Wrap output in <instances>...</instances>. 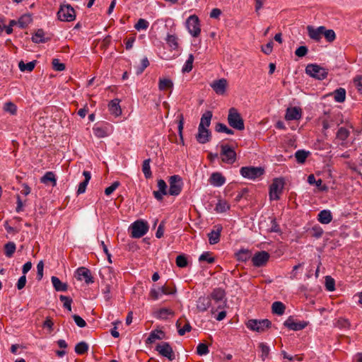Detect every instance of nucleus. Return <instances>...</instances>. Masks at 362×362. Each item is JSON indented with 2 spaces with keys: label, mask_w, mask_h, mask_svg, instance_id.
Here are the masks:
<instances>
[{
  "label": "nucleus",
  "mask_w": 362,
  "mask_h": 362,
  "mask_svg": "<svg viewBox=\"0 0 362 362\" xmlns=\"http://www.w3.org/2000/svg\"><path fill=\"white\" fill-rule=\"evenodd\" d=\"M173 86V83L171 80L168 78H160L159 83H158V88L160 90H165L168 88H172Z\"/></svg>",
  "instance_id": "c03bdc74"
},
{
  "label": "nucleus",
  "mask_w": 362,
  "mask_h": 362,
  "mask_svg": "<svg viewBox=\"0 0 362 362\" xmlns=\"http://www.w3.org/2000/svg\"><path fill=\"white\" fill-rule=\"evenodd\" d=\"M157 185L158 187V191L161 192L163 193V194L167 195L168 194V191L167 190V188H168L167 185L163 180H162V179L158 180Z\"/></svg>",
  "instance_id": "4d7b16f0"
},
{
  "label": "nucleus",
  "mask_w": 362,
  "mask_h": 362,
  "mask_svg": "<svg viewBox=\"0 0 362 362\" xmlns=\"http://www.w3.org/2000/svg\"><path fill=\"white\" fill-rule=\"evenodd\" d=\"M322 33V36H324L326 40L329 42H333L336 38L335 33L332 29L328 30L325 27V30H323Z\"/></svg>",
  "instance_id": "de8ad7c7"
},
{
  "label": "nucleus",
  "mask_w": 362,
  "mask_h": 362,
  "mask_svg": "<svg viewBox=\"0 0 362 362\" xmlns=\"http://www.w3.org/2000/svg\"><path fill=\"white\" fill-rule=\"evenodd\" d=\"M221 158L223 162L233 164L236 160V153L234 149L228 145H221Z\"/></svg>",
  "instance_id": "1a4fd4ad"
},
{
  "label": "nucleus",
  "mask_w": 362,
  "mask_h": 362,
  "mask_svg": "<svg viewBox=\"0 0 362 362\" xmlns=\"http://www.w3.org/2000/svg\"><path fill=\"white\" fill-rule=\"evenodd\" d=\"M269 259V254L266 251L258 252L252 258V264L256 267L266 265Z\"/></svg>",
  "instance_id": "f8f14e48"
},
{
  "label": "nucleus",
  "mask_w": 362,
  "mask_h": 362,
  "mask_svg": "<svg viewBox=\"0 0 362 362\" xmlns=\"http://www.w3.org/2000/svg\"><path fill=\"white\" fill-rule=\"evenodd\" d=\"M160 287H153L149 292V296L153 300H156L159 299L163 294Z\"/></svg>",
  "instance_id": "49530a36"
},
{
  "label": "nucleus",
  "mask_w": 362,
  "mask_h": 362,
  "mask_svg": "<svg viewBox=\"0 0 362 362\" xmlns=\"http://www.w3.org/2000/svg\"><path fill=\"white\" fill-rule=\"evenodd\" d=\"M302 117V110L300 107H292L286 109L285 119L286 120H298Z\"/></svg>",
  "instance_id": "2eb2a0df"
},
{
  "label": "nucleus",
  "mask_w": 362,
  "mask_h": 362,
  "mask_svg": "<svg viewBox=\"0 0 362 362\" xmlns=\"http://www.w3.org/2000/svg\"><path fill=\"white\" fill-rule=\"evenodd\" d=\"M32 22V17L30 14L23 15L18 21V25L20 28H24Z\"/></svg>",
  "instance_id": "e433bc0d"
},
{
  "label": "nucleus",
  "mask_w": 362,
  "mask_h": 362,
  "mask_svg": "<svg viewBox=\"0 0 362 362\" xmlns=\"http://www.w3.org/2000/svg\"><path fill=\"white\" fill-rule=\"evenodd\" d=\"M78 280H84L88 284L93 282V279L91 276L90 272L86 267H79L76 272Z\"/></svg>",
  "instance_id": "dca6fc26"
},
{
  "label": "nucleus",
  "mask_w": 362,
  "mask_h": 362,
  "mask_svg": "<svg viewBox=\"0 0 362 362\" xmlns=\"http://www.w3.org/2000/svg\"><path fill=\"white\" fill-rule=\"evenodd\" d=\"M308 51V49L306 46H300L295 51V54L298 57H303L306 55Z\"/></svg>",
  "instance_id": "680f3d73"
},
{
  "label": "nucleus",
  "mask_w": 362,
  "mask_h": 362,
  "mask_svg": "<svg viewBox=\"0 0 362 362\" xmlns=\"http://www.w3.org/2000/svg\"><path fill=\"white\" fill-rule=\"evenodd\" d=\"M216 230H211L209 234V241L211 245H215L220 240L221 232L222 230V226L221 225L215 226Z\"/></svg>",
  "instance_id": "aec40b11"
},
{
  "label": "nucleus",
  "mask_w": 362,
  "mask_h": 362,
  "mask_svg": "<svg viewBox=\"0 0 362 362\" xmlns=\"http://www.w3.org/2000/svg\"><path fill=\"white\" fill-rule=\"evenodd\" d=\"M170 188L168 194L177 196L180 194L182 189V180L180 175H175L170 176L168 180Z\"/></svg>",
  "instance_id": "0eeeda50"
},
{
  "label": "nucleus",
  "mask_w": 362,
  "mask_h": 362,
  "mask_svg": "<svg viewBox=\"0 0 362 362\" xmlns=\"http://www.w3.org/2000/svg\"><path fill=\"white\" fill-rule=\"evenodd\" d=\"M226 296L225 291L221 288H214L209 297L211 300H214L216 303H218V309L223 308L226 304L224 300Z\"/></svg>",
  "instance_id": "9b49d317"
},
{
  "label": "nucleus",
  "mask_w": 362,
  "mask_h": 362,
  "mask_svg": "<svg viewBox=\"0 0 362 362\" xmlns=\"http://www.w3.org/2000/svg\"><path fill=\"white\" fill-rule=\"evenodd\" d=\"M332 214L329 210H322L317 216V221L322 224H328L332 221Z\"/></svg>",
  "instance_id": "5701e85b"
},
{
  "label": "nucleus",
  "mask_w": 362,
  "mask_h": 362,
  "mask_svg": "<svg viewBox=\"0 0 362 362\" xmlns=\"http://www.w3.org/2000/svg\"><path fill=\"white\" fill-rule=\"evenodd\" d=\"M272 309L273 313L282 315L285 312L286 307L283 303L280 301H275L272 303Z\"/></svg>",
  "instance_id": "7c9ffc66"
},
{
  "label": "nucleus",
  "mask_w": 362,
  "mask_h": 362,
  "mask_svg": "<svg viewBox=\"0 0 362 362\" xmlns=\"http://www.w3.org/2000/svg\"><path fill=\"white\" fill-rule=\"evenodd\" d=\"M307 30L309 37L316 40L317 42H320L322 39L323 30H325V26H319L317 28H315L312 25L307 26Z\"/></svg>",
  "instance_id": "4468645a"
},
{
  "label": "nucleus",
  "mask_w": 362,
  "mask_h": 362,
  "mask_svg": "<svg viewBox=\"0 0 362 362\" xmlns=\"http://www.w3.org/2000/svg\"><path fill=\"white\" fill-rule=\"evenodd\" d=\"M108 108L110 113L115 116H119L122 114L119 99L111 100L108 105Z\"/></svg>",
  "instance_id": "b1692460"
},
{
  "label": "nucleus",
  "mask_w": 362,
  "mask_h": 362,
  "mask_svg": "<svg viewBox=\"0 0 362 362\" xmlns=\"http://www.w3.org/2000/svg\"><path fill=\"white\" fill-rule=\"evenodd\" d=\"M215 129L218 132H223L228 135H232L234 133L232 129L228 128L227 126L223 123H217Z\"/></svg>",
  "instance_id": "09e8293b"
},
{
  "label": "nucleus",
  "mask_w": 362,
  "mask_h": 362,
  "mask_svg": "<svg viewBox=\"0 0 362 362\" xmlns=\"http://www.w3.org/2000/svg\"><path fill=\"white\" fill-rule=\"evenodd\" d=\"M332 95L337 103H343L346 99V90L343 88L336 89Z\"/></svg>",
  "instance_id": "c85d7f7f"
},
{
  "label": "nucleus",
  "mask_w": 362,
  "mask_h": 362,
  "mask_svg": "<svg viewBox=\"0 0 362 362\" xmlns=\"http://www.w3.org/2000/svg\"><path fill=\"white\" fill-rule=\"evenodd\" d=\"M211 304L209 296H200L197 300V309L199 312H205L210 308Z\"/></svg>",
  "instance_id": "a211bd4d"
},
{
  "label": "nucleus",
  "mask_w": 362,
  "mask_h": 362,
  "mask_svg": "<svg viewBox=\"0 0 362 362\" xmlns=\"http://www.w3.org/2000/svg\"><path fill=\"white\" fill-rule=\"evenodd\" d=\"M3 110L4 112L11 115H16L17 113V106L12 102H6L4 103Z\"/></svg>",
  "instance_id": "4c0bfd02"
},
{
  "label": "nucleus",
  "mask_w": 362,
  "mask_h": 362,
  "mask_svg": "<svg viewBox=\"0 0 362 362\" xmlns=\"http://www.w3.org/2000/svg\"><path fill=\"white\" fill-rule=\"evenodd\" d=\"M335 326L339 327V329H349L350 327L349 321L346 318L340 317L335 322Z\"/></svg>",
  "instance_id": "8fccbe9b"
},
{
  "label": "nucleus",
  "mask_w": 362,
  "mask_h": 362,
  "mask_svg": "<svg viewBox=\"0 0 362 362\" xmlns=\"http://www.w3.org/2000/svg\"><path fill=\"white\" fill-rule=\"evenodd\" d=\"M230 209L229 204L225 200H218L216 205L215 210L218 213H223Z\"/></svg>",
  "instance_id": "c9c22d12"
},
{
  "label": "nucleus",
  "mask_w": 362,
  "mask_h": 362,
  "mask_svg": "<svg viewBox=\"0 0 362 362\" xmlns=\"http://www.w3.org/2000/svg\"><path fill=\"white\" fill-rule=\"evenodd\" d=\"M119 185V182H114L110 187L105 189V194L107 196L110 195Z\"/></svg>",
  "instance_id": "052dcab7"
},
{
  "label": "nucleus",
  "mask_w": 362,
  "mask_h": 362,
  "mask_svg": "<svg viewBox=\"0 0 362 362\" xmlns=\"http://www.w3.org/2000/svg\"><path fill=\"white\" fill-rule=\"evenodd\" d=\"M44 263L42 261H40L37 264V279L41 280L43 276Z\"/></svg>",
  "instance_id": "0e129e2a"
},
{
  "label": "nucleus",
  "mask_w": 362,
  "mask_h": 362,
  "mask_svg": "<svg viewBox=\"0 0 362 362\" xmlns=\"http://www.w3.org/2000/svg\"><path fill=\"white\" fill-rule=\"evenodd\" d=\"M51 281L57 291H66L68 288L67 284L62 282L57 276H52Z\"/></svg>",
  "instance_id": "cd10ccee"
},
{
  "label": "nucleus",
  "mask_w": 362,
  "mask_h": 362,
  "mask_svg": "<svg viewBox=\"0 0 362 362\" xmlns=\"http://www.w3.org/2000/svg\"><path fill=\"white\" fill-rule=\"evenodd\" d=\"M131 236L134 238H139L144 236L148 230L147 222L138 220L134 222L131 226Z\"/></svg>",
  "instance_id": "39448f33"
},
{
  "label": "nucleus",
  "mask_w": 362,
  "mask_h": 362,
  "mask_svg": "<svg viewBox=\"0 0 362 362\" xmlns=\"http://www.w3.org/2000/svg\"><path fill=\"white\" fill-rule=\"evenodd\" d=\"M211 132L207 128L198 127V134L196 136L197 141L200 144H206L209 141Z\"/></svg>",
  "instance_id": "6ab92c4d"
},
{
  "label": "nucleus",
  "mask_w": 362,
  "mask_h": 362,
  "mask_svg": "<svg viewBox=\"0 0 362 362\" xmlns=\"http://www.w3.org/2000/svg\"><path fill=\"white\" fill-rule=\"evenodd\" d=\"M228 122L231 127L237 130L241 131L245 129L244 121L235 107H231L228 110Z\"/></svg>",
  "instance_id": "f257e3e1"
},
{
  "label": "nucleus",
  "mask_w": 362,
  "mask_h": 362,
  "mask_svg": "<svg viewBox=\"0 0 362 362\" xmlns=\"http://www.w3.org/2000/svg\"><path fill=\"white\" fill-rule=\"evenodd\" d=\"M199 262H207L208 263H213L215 261V259L211 256V254L209 252H203L199 257Z\"/></svg>",
  "instance_id": "6e6d98bb"
},
{
  "label": "nucleus",
  "mask_w": 362,
  "mask_h": 362,
  "mask_svg": "<svg viewBox=\"0 0 362 362\" xmlns=\"http://www.w3.org/2000/svg\"><path fill=\"white\" fill-rule=\"evenodd\" d=\"M161 335H163V332L160 330H155L152 331L146 340V344H153L156 341L157 339H161L163 337Z\"/></svg>",
  "instance_id": "2f4dec72"
},
{
  "label": "nucleus",
  "mask_w": 362,
  "mask_h": 362,
  "mask_svg": "<svg viewBox=\"0 0 362 362\" xmlns=\"http://www.w3.org/2000/svg\"><path fill=\"white\" fill-rule=\"evenodd\" d=\"M16 244L13 242H8L4 245V253L7 257H11L16 251Z\"/></svg>",
  "instance_id": "58836bf2"
},
{
  "label": "nucleus",
  "mask_w": 362,
  "mask_h": 362,
  "mask_svg": "<svg viewBox=\"0 0 362 362\" xmlns=\"http://www.w3.org/2000/svg\"><path fill=\"white\" fill-rule=\"evenodd\" d=\"M210 86L212 88L214 91L220 95L225 94L228 86L227 80L225 78H220L214 80L210 83Z\"/></svg>",
  "instance_id": "ddd939ff"
},
{
  "label": "nucleus",
  "mask_w": 362,
  "mask_h": 362,
  "mask_svg": "<svg viewBox=\"0 0 362 362\" xmlns=\"http://www.w3.org/2000/svg\"><path fill=\"white\" fill-rule=\"evenodd\" d=\"M209 182L214 187H221L226 182V178L220 173H214L209 177Z\"/></svg>",
  "instance_id": "412c9836"
},
{
  "label": "nucleus",
  "mask_w": 362,
  "mask_h": 362,
  "mask_svg": "<svg viewBox=\"0 0 362 362\" xmlns=\"http://www.w3.org/2000/svg\"><path fill=\"white\" fill-rule=\"evenodd\" d=\"M40 182L45 185H47L49 182L52 183V186L54 187L57 185V179L53 172H47L41 178Z\"/></svg>",
  "instance_id": "a878e982"
},
{
  "label": "nucleus",
  "mask_w": 362,
  "mask_h": 362,
  "mask_svg": "<svg viewBox=\"0 0 362 362\" xmlns=\"http://www.w3.org/2000/svg\"><path fill=\"white\" fill-rule=\"evenodd\" d=\"M176 264L178 267L185 268L188 264L187 257L184 255H180L176 257Z\"/></svg>",
  "instance_id": "3c124183"
},
{
  "label": "nucleus",
  "mask_w": 362,
  "mask_h": 362,
  "mask_svg": "<svg viewBox=\"0 0 362 362\" xmlns=\"http://www.w3.org/2000/svg\"><path fill=\"white\" fill-rule=\"evenodd\" d=\"M285 182L281 177L274 178L269 186V199L271 200H279L283 193Z\"/></svg>",
  "instance_id": "f03ea898"
},
{
  "label": "nucleus",
  "mask_w": 362,
  "mask_h": 362,
  "mask_svg": "<svg viewBox=\"0 0 362 362\" xmlns=\"http://www.w3.org/2000/svg\"><path fill=\"white\" fill-rule=\"evenodd\" d=\"M174 313L172 310L166 308H160L156 313V317L158 319L165 320L169 315H173Z\"/></svg>",
  "instance_id": "473e14b6"
},
{
  "label": "nucleus",
  "mask_w": 362,
  "mask_h": 362,
  "mask_svg": "<svg viewBox=\"0 0 362 362\" xmlns=\"http://www.w3.org/2000/svg\"><path fill=\"white\" fill-rule=\"evenodd\" d=\"M83 175L85 177L84 180L78 185V187L77 189V194H83L86 192L87 185L91 178V175L89 171H83Z\"/></svg>",
  "instance_id": "393cba45"
},
{
  "label": "nucleus",
  "mask_w": 362,
  "mask_h": 362,
  "mask_svg": "<svg viewBox=\"0 0 362 362\" xmlns=\"http://www.w3.org/2000/svg\"><path fill=\"white\" fill-rule=\"evenodd\" d=\"M188 32L192 36L197 37L201 33L199 18L196 15L190 16L186 21Z\"/></svg>",
  "instance_id": "6e6552de"
},
{
  "label": "nucleus",
  "mask_w": 362,
  "mask_h": 362,
  "mask_svg": "<svg viewBox=\"0 0 362 362\" xmlns=\"http://www.w3.org/2000/svg\"><path fill=\"white\" fill-rule=\"evenodd\" d=\"M148 25L149 23L146 20L140 18L135 24L134 28L137 30H146L148 28Z\"/></svg>",
  "instance_id": "864d4df0"
},
{
  "label": "nucleus",
  "mask_w": 362,
  "mask_h": 362,
  "mask_svg": "<svg viewBox=\"0 0 362 362\" xmlns=\"http://www.w3.org/2000/svg\"><path fill=\"white\" fill-rule=\"evenodd\" d=\"M334 281L330 276H326L325 278V286L327 291H332L334 290Z\"/></svg>",
  "instance_id": "13d9d810"
},
{
  "label": "nucleus",
  "mask_w": 362,
  "mask_h": 362,
  "mask_svg": "<svg viewBox=\"0 0 362 362\" xmlns=\"http://www.w3.org/2000/svg\"><path fill=\"white\" fill-rule=\"evenodd\" d=\"M264 170L262 167L246 166L242 167L240 170V175L247 179L255 180L262 176Z\"/></svg>",
  "instance_id": "423d86ee"
},
{
  "label": "nucleus",
  "mask_w": 362,
  "mask_h": 362,
  "mask_svg": "<svg viewBox=\"0 0 362 362\" xmlns=\"http://www.w3.org/2000/svg\"><path fill=\"white\" fill-rule=\"evenodd\" d=\"M305 73L317 80H322L325 78L327 76V72L326 69H305Z\"/></svg>",
  "instance_id": "4be33fe9"
},
{
  "label": "nucleus",
  "mask_w": 362,
  "mask_h": 362,
  "mask_svg": "<svg viewBox=\"0 0 362 362\" xmlns=\"http://www.w3.org/2000/svg\"><path fill=\"white\" fill-rule=\"evenodd\" d=\"M59 299L63 303L64 308L67 309L69 311H71L72 299L70 297L62 295L59 296Z\"/></svg>",
  "instance_id": "603ef678"
},
{
  "label": "nucleus",
  "mask_w": 362,
  "mask_h": 362,
  "mask_svg": "<svg viewBox=\"0 0 362 362\" xmlns=\"http://www.w3.org/2000/svg\"><path fill=\"white\" fill-rule=\"evenodd\" d=\"M165 40L167 44L172 49H177L178 48V39L175 35L168 34Z\"/></svg>",
  "instance_id": "f704fd0d"
},
{
  "label": "nucleus",
  "mask_w": 362,
  "mask_h": 362,
  "mask_svg": "<svg viewBox=\"0 0 362 362\" xmlns=\"http://www.w3.org/2000/svg\"><path fill=\"white\" fill-rule=\"evenodd\" d=\"M182 322V320L180 319L176 322V326L177 328L178 334L180 336H183L186 332H190L192 329V327L190 325V323L187 321L183 326V327H181V324Z\"/></svg>",
  "instance_id": "c756f323"
},
{
  "label": "nucleus",
  "mask_w": 362,
  "mask_h": 362,
  "mask_svg": "<svg viewBox=\"0 0 362 362\" xmlns=\"http://www.w3.org/2000/svg\"><path fill=\"white\" fill-rule=\"evenodd\" d=\"M150 162L151 159H146L143 162L142 165V172L144 174V176L146 178H150L152 176V173L151 170V166H150Z\"/></svg>",
  "instance_id": "a19ab883"
},
{
  "label": "nucleus",
  "mask_w": 362,
  "mask_h": 362,
  "mask_svg": "<svg viewBox=\"0 0 362 362\" xmlns=\"http://www.w3.org/2000/svg\"><path fill=\"white\" fill-rule=\"evenodd\" d=\"M309 151H306L305 150H298L295 153V157L296 158V160L298 163H305L306 158H308L309 155Z\"/></svg>",
  "instance_id": "ea45409f"
},
{
  "label": "nucleus",
  "mask_w": 362,
  "mask_h": 362,
  "mask_svg": "<svg viewBox=\"0 0 362 362\" xmlns=\"http://www.w3.org/2000/svg\"><path fill=\"white\" fill-rule=\"evenodd\" d=\"M354 81V84L356 86L358 91L362 93V76H356Z\"/></svg>",
  "instance_id": "774afa93"
},
{
  "label": "nucleus",
  "mask_w": 362,
  "mask_h": 362,
  "mask_svg": "<svg viewBox=\"0 0 362 362\" xmlns=\"http://www.w3.org/2000/svg\"><path fill=\"white\" fill-rule=\"evenodd\" d=\"M258 347H259V349H260V351H261L260 356H261L262 359L263 361H264L269 356L270 349L267 346V344L266 343H264V342L259 343V345H258Z\"/></svg>",
  "instance_id": "37998d69"
},
{
  "label": "nucleus",
  "mask_w": 362,
  "mask_h": 362,
  "mask_svg": "<svg viewBox=\"0 0 362 362\" xmlns=\"http://www.w3.org/2000/svg\"><path fill=\"white\" fill-rule=\"evenodd\" d=\"M209 350L208 346L205 344H199L197 347V354L199 356H204L209 354Z\"/></svg>",
  "instance_id": "5fc2aeb1"
},
{
  "label": "nucleus",
  "mask_w": 362,
  "mask_h": 362,
  "mask_svg": "<svg viewBox=\"0 0 362 362\" xmlns=\"http://www.w3.org/2000/svg\"><path fill=\"white\" fill-rule=\"evenodd\" d=\"M160 290L163 291V295H173L176 292V290L170 288L169 286L164 285L160 286Z\"/></svg>",
  "instance_id": "e2e57ef3"
},
{
  "label": "nucleus",
  "mask_w": 362,
  "mask_h": 362,
  "mask_svg": "<svg viewBox=\"0 0 362 362\" xmlns=\"http://www.w3.org/2000/svg\"><path fill=\"white\" fill-rule=\"evenodd\" d=\"M272 325V322L267 320H249L246 323L248 329L257 332H264L268 329Z\"/></svg>",
  "instance_id": "20e7f679"
},
{
  "label": "nucleus",
  "mask_w": 362,
  "mask_h": 362,
  "mask_svg": "<svg viewBox=\"0 0 362 362\" xmlns=\"http://www.w3.org/2000/svg\"><path fill=\"white\" fill-rule=\"evenodd\" d=\"M58 19L63 22H71L76 19V12L70 4H63L57 12Z\"/></svg>",
  "instance_id": "7ed1b4c3"
},
{
  "label": "nucleus",
  "mask_w": 362,
  "mask_h": 362,
  "mask_svg": "<svg viewBox=\"0 0 362 362\" xmlns=\"http://www.w3.org/2000/svg\"><path fill=\"white\" fill-rule=\"evenodd\" d=\"M284 326L288 327L291 330L299 331L304 329L307 326V323L305 322H295L290 317L284 323Z\"/></svg>",
  "instance_id": "f3484780"
},
{
  "label": "nucleus",
  "mask_w": 362,
  "mask_h": 362,
  "mask_svg": "<svg viewBox=\"0 0 362 362\" xmlns=\"http://www.w3.org/2000/svg\"><path fill=\"white\" fill-rule=\"evenodd\" d=\"M72 317L76 323V325L79 327H85L86 326V321L78 315H73Z\"/></svg>",
  "instance_id": "bf43d9fd"
},
{
  "label": "nucleus",
  "mask_w": 362,
  "mask_h": 362,
  "mask_svg": "<svg viewBox=\"0 0 362 362\" xmlns=\"http://www.w3.org/2000/svg\"><path fill=\"white\" fill-rule=\"evenodd\" d=\"M47 40V38L45 37V32L42 29H38L32 37V40L35 43L45 42Z\"/></svg>",
  "instance_id": "72a5a7b5"
},
{
  "label": "nucleus",
  "mask_w": 362,
  "mask_h": 362,
  "mask_svg": "<svg viewBox=\"0 0 362 362\" xmlns=\"http://www.w3.org/2000/svg\"><path fill=\"white\" fill-rule=\"evenodd\" d=\"M212 116L213 115L211 111L205 112L201 117L199 127L208 129V127L210 126Z\"/></svg>",
  "instance_id": "bb28decb"
},
{
  "label": "nucleus",
  "mask_w": 362,
  "mask_h": 362,
  "mask_svg": "<svg viewBox=\"0 0 362 362\" xmlns=\"http://www.w3.org/2000/svg\"><path fill=\"white\" fill-rule=\"evenodd\" d=\"M25 284H26V276H25V275L23 274V276H21L19 278V279L17 282V284H16L17 288L18 290L23 289L25 287Z\"/></svg>",
  "instance_id": "338daca9"
},
{
  "label": "nucleus",
  "mask_w": 362,
  "mask_h": 362,
  "mask_svg": "<svg viewBox=\"0 0 362 362\" xmlns=\"http://www.w3.org/2000/svg\"><path fill=\"white\" fill-rule=\"evenodd\" d=\"M88 349V345L84 341L78 343L75 346V351L79 355L84 354L87 352Z\"/></svg>",
  "instance_id": "a18cd8bd"
},
{
  "label": "nucleus",
  "mask_w": 362,
  "mask_h": 362,
  "mask_svg": "<svg viewBox=\"0 0 362 362\" xmlns=\"http://www.w3.org/2000/svg\"><path fill=\"white\" fill-rule=\"evenodd\" d=\"M273 42L270 41L267 45L262 47V50L266 54H269L272 52L273 49Z\"/></svg>",
  "instance_id": "69168bd1"
},
{
  "label": "nucleus",
  "mask_w": 362,
  "mask_h": 362,
  "mask_svg": "<svg viewBox=\"0 0 362 362\" xmlns=\"http://www.w3.org/2000/svg\"><path fill=\"white\" fill-rule=\"evenodd\" d=\"M349 134L350 132L346 128L341 127L339 128L336 136L337 139L341 141H344L349 137Z\"/></svg>",
  "instance_id": "79ce46f5"
},
{
  "label": "nucleus",
  "mask_w": 362,
  "mask_h": 362,
  "mask_svg": "<svg viewBox=\"0 0 362 362\" xmlns=\"http://www.w3.org/2000/svg\"><path fill=\"white\" fill-rule=\"evenodd\" d=\"M156 351H157L161 356L166 357L170 361H173L175 358L173 348L168 342H162L157 344Z\"/></svg>",
  "instance_id": "9d476101"
}]
</instances>
